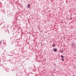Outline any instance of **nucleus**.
Wrapping results in <instances>:
<instances>
[{"label":"nucleus","instance_id":"14","mask_svg":"<svg viewBox=\"0 0 76 76\" xmlns=\"http://www.w3.org/2000/svg\"><path fill=\"white\" fill-rule=\"evenodd\" d=\"M0 25H1V24H0Z\"/></svg>","mask_w":76,"mask_h":76},{"label":"nucleus","instance_id":"6","mask_svg":"<svg viewBox=\"0 0 76 76\" xmlns=\"http://www.w3.org/2000/svg\"><path fill=\"white\" fill-rule=\"evenodd\" d=\"M75 42H74L73 43H72V46H73V45H74V46L75 47Z\"/></svg>","mask_w":76,"mask_h":76},{"label":"nucleus","instance_id":"5","mask_svg":"<svg viewBox=\"0 0 76 76\" xmlns=\"http://www.w3.org/2000/svg\"><path fill=\"white\" fill-rule=\"evenodd\" d=\"M31 6V4H28V7H29V6Z\"/></svg>","mask_w":76,"mask_h":76},{"label":"nucleus","instance_id":"2","mask_svg":"<svg viewBox=\"0 0 76 76\" xmlns=\"http://www.w3.org/2000/svg\"><path fill=\"white\" fill-rule=\"evenodd\" d=\"M64 52V51L63 50V49H62V50L61 51V53H63Z\"/></svg>","mask_w":76,"mask_h":76},{"label":"nucleus","instance_id":"8","mask_svg":"<svg viewBox=\"0 0 76 76\" xmlns=\"http://www.w3.org/2000/svg\"><path fill=\"white\" fill-rule=\"evenodd\" d=\"M8 16H10V14H8Z\"/></svg>","mask_w":76,"mask_h":76},{"label":"nucleus","instance_id":"15","mask_svg":"<svg viewBox=\"0 0 76 76\" xmlns=\"http://www.w3.org/2000/svg\"><path fill=\"white\" fill-rule=\"evenodd\" d=\"M71 19H72V18H71Z\"/></svg>","mask_w":76,"mask_h":76},{"label":"nucleus","instance_id":"4","mask_svg":"<svg viewBox=\"0 0 76 76\" xmlns=\"http://www.w3.org/2000/svg\"><path fill=\"white\" fill-rule=\"evenodd\" d=\"M61 58H64V56H63V55H61Z\"/></svg>","mask_w":76,"mask_h":76},{"label":"nucleus","instance_id":"13","mask_svg":"<svg viewBox=\"0 0 76 76\" xmlns=\"http://www.w3.org/2000/svg\"><path fill=\"white\" fill-rule=\"evenodd\" d=\"M50 42H51V41L50 40Z\"/></svg>","mask_w":76,"mask_h":76},{"label":"nucleus","instance_id":"3","mask_svg":"<svg viewBox=\"0 0 76 76\" xmlns=\"http://www.w3.org/2000/svg\"><path fill=\"white\" fill-rule=\"evenodd\" d=\"M52 47H56V45H55V44L52 45Z\"/></svg>","mask_w":76,"mask_h":76},{"label":"nucleus","instance_id":"16","mask_svg":"<svg viewBox=\"0 0 76 76\" xmlns=\"http://www.w3.org/2000/svg\"><path fill=\"white\" fill-rule=\"evenodd\" d=\"M71 19H72V18H71Z\"/></svg>","mask_w":76,"mask_h":76},{"label":"nucleus","instance_id":"9","mask_svg":"<svg viewBox=\"0 0 76 76\" xmlns=\"http://www.w3.org/2000/svg\"><path fill=\"white\" fill-rule=\"evenodd\" d=\"M2 43V42H0V44H1Z\"/></svg>","mask_w":76,"mask_h":76},{"label":"nucleus","instance_id":"7","mask_svg":"<svg viewBox=\"0 0 76 76\" xmlns=\"http://www.w3.org/2000/svg\"><path fill=\"white\" fill-rule=\"evenodd\" d=\"M62 59H61V61H64V58H62Z\"/></svg>","mask_w":76,"mask_h":76},{"label":"nucleus","instance_id":"11","mask_svg":"<svg viewBox=\"0 0 76 76\" xmlns=\"http://www.w3.org/2000/svg\"><path fill=\"white\" fill-rule=\"evenodd\" d=\"M42 32V31H40V32Z\"/></svg>","mask_w":76,"mask_h":76},{"label":"nucleus","instance_id":"12","mask_svg":"<svg viewBox=\"0 0 76 76\" xmlns=\"http://www.w3.org/2000/svg\"><path fill=\"white\" fill-rule=\"evenodd\" d=\"M0 61H1V59H0Z\"/></svg>","mask_w":76,"mask_h":76},{"label":"nucleus","instance_id":"10","mask_svg":"<svg viewBox=\"0 0 76 76\" xmlns=\"http://www.w3.org/2000/svg\"><path fill=\"white\" fill-rule=\"evenodd\" d=\"M41 45H42V43H41Z\"/></svg>","mask_w":76,"mask_h":76},{"label":"nucleus","instance_id":"1","mask_svg":"<svg viewBox=\"0 0 76 76\" xmlns=\"http://www.w3.org/2000/svg\"><path fill=\"white\" fill-rule=\"evenodd\" d=\"M53 51H54V52H57V48H53Z\"/></svg>","mask_w":76,"mask_h":76}]
</instances>
